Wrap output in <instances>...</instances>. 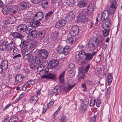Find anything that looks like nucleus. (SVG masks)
I'll list each match as a JSON object with an SVG mask.
<instances>
[{
  "mask_svg": "<svg viewBox=\"0 0 122 122\" xmlns=\"http://www.w3.org/2000/svg\"><path fill=\"white\" fill-rule=\"evenodd\" d=\"M54 12L53 11H51L49 12L46 14L45 16V20H47L50 18H52Z\"/></svg>",
  "mask_w": 122,
  "mask_h": 122,
  "instance_id": "b1692460",
  "label": "nucleus"
},
{
  "mask_svg": "<svg viewBox=\"0 0 122 122\" xmlns=\"http://www.w3.org/2000/svg\"><path fill=\"white\" fill-rule=\"evenodd\" d=\"M97 53L96 51L92 52V53H88L85 54V59L88 61H90L92 59L93 56Z\"/></svg>",
  "mask_w": 122,
  "mask_h": 122,
  "instance_id": "dca6fc26",
  "label": "nucleus"
},
{
  "mask_svg": "<svg viewBox=\"0 0 122 122\" xmlns=\"http://www.w3.org/2000/svg\"><path fill=\"white\" fill-rule=\"evenodd\" d=\"M76 59L77 61H80L81 64L85 63L86 62V61L85 60L84 58L81 59H78L76 58Z\"/></svg>",
  "mask_w": 122,
  "mask_h": 122,
  "instance_id": "603ef678",
  "label": "nucleus"
},
{
  "mask_svg": "<svg viewBox=\"0 0 122 122\" xmlns=\"http://www.w3.org/2000/svg\"><path fill=\"white\" fill-rule=\"evenodd\" d=\"M86 17L84 12L80 13L77 17V21L78 22H84L86 21Z\"/></svg>",
  "mask_w": 122,
  "mask_h": 122,
  "instance_id": "39448f33",
  "label": "nucleus"
},
{
  "mask_svg": "<svg viewBox=\"0 0 122 122\" xmlns=\"http://www.w3.org/2000/svg\"><path fill=\"white\" fill-rule=\"evenodd\" d=\"M66 23V22L65 20H60L56 22L55 25V27L57 28H60L64 26Z\"/></svg>",
  "mask_w": 122,
  "mask_h": 122,
  "instance_id": "2eb2a0df",
  "label": "nucleus"
},
{
  "mask_svg": "<svg viewBox=\"0 0 122 122\" xmlns=\"http://www.w3.org/2000/svg\"><path fill=\"white\" fill-rule=\"evenodd\" d=\"M56 75L53 74V72L49 73L47 75H42L41 78H46L47 79H50L54 80H56Z\"/></svg>",
  "mask_w": 122,
  "mask_h": 122,
  "instance_id": "9d476101",
  "label": "nucleus"
},
{
  "mask_svg": "<svg viewBox=\"0 0 122 122\" xmlns=\"http://www.w3.org/2000/svg\"><path fill=\"white\" fill-rule=\"evenodd\" d=\"M33 27L31 25L27 27L25 30V32L27 33H31L34 30L33 28Z\"/></svg>",
  "mask_w": 122,
  "mask_h": 122,
  "instance_id": "4c0bfd02",
  "label": "nucleus"
},
{
  "mask_svg": "<svg viewBox=\"0 0 122 122\" xmlns=\"http://www.w3.org/2000/svg\"><path fill=\"white\" fill-rule=\"evenodd\" d=\"M48 4V0H42L41 1V5L44 8H46Z\"/></svg>",
  "mask_w": 122,
  "mask_h": 122,
  "instance_id": "2f4dec72",
  "label": "nucleus"
},
{
  "mask_svg": "<svg viewBox=\"0 0 122 122\" xmlns=\"http://www.w3.org/2000/svg\"><path fill=\"white\" fill-rule=\"evenodd\" d=\"M35 57V60L36 63L39 64L42 62L43 59H46L49 53L48 52L44 49H41L38 51Z\"/></svg>",
  "mask_w": 122,
  "mask_h": 122,
  "instance_id": "f257e3e1",
  "label": "nucleus"
},
{
  "mask_svg": "<svg viewBox=\"0 0 122 122\" xmlns=\"http://www.w3.org/2000/svg\"><path fill=\"white\" fill-rule=\"evenodd\" d=\"M58 33L57 31H55L53 32L51 34V38L52 40L54 41H56L59 40L58 37Z\"/></svg>",
  "mask_w": 122,
  "mask_h": 122,
  "instance_id": "412c9836",
  "label": "nucleus"
},
{
  "mask_svg": "<svg viewBox=\"0 0 122 122\" xmlns=\"http://www.w3.org/2000/svg\"><path fill=\"white\" fill-rule=\"evenodd\" d=\"M49 71V69L48 68L46 67L44 70H43L41 71V73H42L43 74L42 75H45L46 74L48 73Z\"/></svg>",
  "mask_w": 122,
  "mask_h": 122,
  "instance_id": "a18cd8bd",
  "label": "nucleus"
},
{
  "mask_svg": "<svg viewBox=\"0 0 122 122\" xmlns=\"http://www.w3.org/2000/svg\"><path fill=\"white\" fill-rule=\"evenodd\" d=\"M42 62H41L40 64H37V63H36V64H37L36 66V69L37 70V71L38 72H39L40 73H41V71H43L44 67L43 66V65H41V64Z\"/></svg>",
  "mask_w": 122,
  "mask_h": 122,
  "instance_id": "7c9ffc66",
  "label": "nucleus"
},
{
  "mask_svg": "<svg viewBox=\"0 0 122 122\" xmlns=\"http://www.w3.org/2000/svg\"><path fill=\"white\" fill-rule=\"evenodd\" d=\"M96 117L97 116L96 115H94L93 117H91L90 119L91 122H95Z\"/></svg>",
  "mask_w": 122,
  "mask_h": 122,
  "instance_id": "4d7b16f0",
  "label": "nucleus"
},
{
  "mask_svg": "<svg viewBox=\"0 0 122 122\" xmlns=\"http://www.w3.org/2000/svg\"><path fill=\"white\" fill-rule=\"evenodd\" d=\"M29 43L26 40H21V42L20 45V46L22 49L25 46Z\"/></svg>",
  "mask_w": 122,
  "mask_h": 122,
  "instance_id": "58836bf2",
  "label": "nucleus"
},
{
  "mask_svg": "<svg viewBox=\"0 0 122 122\" xmlns=\"http://www.w3.org/2000/svg\"><path fill=\"white\" fill-rule=\"evenodd\" d=\"M86 54V53L84 51V50L82 49L79 52L78 55H82V54L85 55Z\"/></svg>",
  "mask_w": 122,
  "mask_h": 122,
  "instance_id": "774afa93",
  "label": "nucleus"
},
{
  "mask_svg": "<svg viewBox=\"0 0 122 122\" xmlns=\"http://www.w3.org/2000/svg\"><path fill=\"white\" fill-rule=\"evenodd\" d=\"M88 47L89 49L92 51H94L96 48V46L93 43H89Z\"/></svg>",
  "mask_w": 122,
  "mask_h": 122,
  "instance_id": "c9c22d12",
  "label": "nucleus"
},
{
  "mask_svg": "<svg viewBox=\"0 0 122 122\" xmlns=\"http://www.w3.org/2000/svg\"><path fill=\"white\" fill-rule=\"evenodd\" d=\"M1 66L4 69V70H6L8 67V63L7 60H3L0 64Z\"/></svg>",
  "mask_w": 122,
  "mask_h": 122,
  "instance_id": "4be33fe9",
  "label": "nucleus"
},
{
  "mask_svg": "<svg viewBox=\"0 0 122 122\" xmlns=\"http://www.w3.org/2000/svg\"><path fill=\"white\" fill-rule=\"evenodd\" d=\"M13 122H18V119L16 116H14L13 117L10 118Z\"/></svg>",
  "mask_w": 122,
  "mask_h": 122,
  "instance_id": "09e8293b",
  "label": "nucleus"
},
{
  "mask_svg": "<svg viewBox=\"0 0 122 122\" xmlns=\"http://www.w3.org/2000/svg\"><path fill=\"white\" fill-rule=\"evenodd\" d=\"M29 86V84L26 83L23 86L22 88V90L25 91L27 89V88L28 86Z\"/></svg>",
  "mask_w": 122,
  "mask_h": 122,
  "instance_id": "13d9d810",
  "label": "nucleus"
},
{
  "mask_svg": "<svg viewBox=\"0 0 122 122\" xmlns=\"http://www.w3.org/2000/svg\"><path fill=\"white\" fill-rule=\"evenodd\" d=\"M45 34V31H39L38 33V36L37 37V38L41 40L44 36Z\"/></svg>",
  "mask_w": 122,
  "mask_h": 122,
  "instance_id": "473e14b6",
  "label": "nucleus"
},
{
  "mask_svg": "<svg viewBox=\"0 0 122 122\" xmlns=\"http://www.w3.org/2000/svg\"><path fill=\"white\" fill-rule=\"evenodd\" d=\"M79 32V28L77 25L73 26L70 30V34L72 36H74L77 35Z\"/></svg>",
  "mask_w": 122,
  "mask_h": 122,
  "instance_id": "20e7f679",
  "label": "nucleus"
},
{
  "mask_svg": "<svg viewBox=\"0 0 122 122\" xmlns=\"http://www.w3.org/2000/svg\"><path fill=\"white\" fill-rule=\"evenodd\" d=\"M76 40V38L74 37H70L68 38L67 42H68V41L69 43L72 44Z\"/></svg>",
  "mask_w": 122,
  "mask_h": 122,
  "instance_id": "ea45409f",
  "label": "nucleus"
},
{
  "mask_svg": "<svg viewBox=\"0 0 122 122\" xmlns=\"http://www.w3.org/2000/svg\"><path fill=\"white\" fill-rule=\"evenodd\" d=\"M25 76L21 74L17 75L15 78V80L17 82H20L22 81L23 79L25 78Z\"/></svg>",
  "mask_w": 122,
  "mask_h": 122,
  "instance_id": "a211bd4d",
  "label": "nucleus"
},
{
  "mask_svg": "<svg viewBox=\"0 0 122 122\" xmlns=\"http://www.w3.org/2000/svg\"><path fill=\"white\" fill-rule=\"evenodd\" d=\"M67 120L66 117L65 115H62L61 116L59 119L60 122H66Z\"/></svg>",
  "mask_w": 122,
  "mask_h": 122,
  "instance_id": "c03bdc74",
  "label": "nucleus"
},
{
  "mask_svg": "<svg viewBox=\"0 0 122 122\" xmlns=\"http://www.w3.org/2000/svg\"><path fill=\"white\" fill-rule=\"evenodd\" d=\"M48 64V62L47 61H45L42 62V64L41 63V65H43V66L44 68L45 66L47 65Z\"/></svg>",
  "mask_w": 122,
  "mask_h": 122,
  "instance_id": "69168bd1",
  "label": "nucleus"
},
{
  "mask_svg": "<svg viewBox=\"0 0 122 122\" xmlns=\"http://www.w3.org/2000/svg\"><path fill=\"white\" fill-rule=\"evenodd\" d=\"M114 4L113 3H112L110 9L108 10H106L103 12L101 15L102 18H104V19H106L110 15H113L114 11Z\"/></svg>",
  "mask_w": 122,
  "mask_h": 122,
  "instance_id": "7ed1b4c3",
  "label": "nucleus"
},
{
  "mask_svg": "<svg viewBox=\"0 0 122 122\" xmlns=\"http://www.w3.org/2000/svg\"><path fill=\"white\" fill-rule=\"evenodd\" d=\"M110 29V28L108 29H104L102 31V33L104 36L105 37L107 36L109 34Z\"/></svg>",
  "mask_w": 122,
  "mask_h": 122,
  "instance_id": "e433bc0d",
  "label": "nucleus"
},
{
  "mask_svg": "<svg viewBox=\"0 0 122 122\" xmlns=\"http://www.w3.org/2000/svg\"><path fill=\"white\" fill-rule=\"evenodd\" d=\"M87 108V106L81 105L79 108V112L83 113L86 111Z\"/></svg>",
  "mask_w": 122,
  "mask_h": 122,
  "instance_id": "72a5a7b5",
  "label": "nucleus"
},
{
  "mask_svg": "<svg viewBox=\"0 0 122 122\" xmlns=\"http://www.w3.org/2000/svg\"><path fill=\"white\" fill-rule=\"evenodd\" d=\"M30 68L31 69H34V70L36 69L37 64L36 65L34 63L35 61V59L34 58L31 59L30 61Z\"/></svg>",
  "mask_w": 122,
  "mask_h": 122,
  "instance_id": "a878e982",
  "label": "nucleus"
},
{
  "mask_svg": "<svg viewBox=\"0 0 122 122\" xmlns=\"http://www.w3.org/2000/svg\"><path fill=\"white\" fill-rule=\"evenodd\" d=\"M8 41L2 40H0V50L3 51L6 49L9 51L15 48V42L14 41L8 44Z\"/></svg>",
  "mask_w": 122,
  "mask_h": 122,
  "instance_id": "f03ea898",
  "label": "nucleus"
},
{
  "mask_svg": "<svg viewBox=\"0 0 122 122\" xmlns=\"http://www.w3.org/2000/svg\"><path fill=\"white\" fill-rule=\"evenodd\" d=\"M16 18L14 16H11L8 20H5L3 22L5 24L7 25V24H12L16 21Z\"/></svg>",
  "mask_w": 122,
  "mask_h": 122,
  "instance_id": "9b49d317",
  "label": "nucleus"
},
{
  "mask_svg": "<svg viewBox=\"0 0 122 122\" xmlns=\"http://www.w3.org/2000/svg\"><path fill=\"white\" fill-rule=\"evenodd\" d=\"M44 16L43 13L42 12H37L35 14L34 18H35L36 20L40 21L42 20Z\"/></svg>",
  "mask_w": 122,
  "mask_h": 122,
  "instance_id": "ddd939ff",
  "label": "nucleus"
},
{
  "mask_svg": "<svg viewBox=\"0 0 122 122\" xmlns=\"http://www.w3.org/2000/svg\"><path fill=\"white\" fill-rule=\"evenodd\" d=\"M54 103L53 102V101H51L49 102L47 104V107L49 108L50 107L52 106L53 105Z\"/></svg>",
  "mask_w": 122,
  "mask_h": 122,
  "instance_id": "5fc2aeb1",
  "label": "nucleus"
},
{
  "mask_svg": "<svg viewBox=\"0 0 122 122\" xmlns=\"http://www.w3.org/2000/svg\"><path fill=\"white\" fill-rule=\"evenodd\" d=\"M70 50V48L69 46H65L64 48H63V54L65 55H67Z\"/></svg>",
  "mask_w": 122,
  "mask_h": 122,
  "instance_id": "c85d7f7f",
  "label": "nucleus"
},
{
  "mask_svg": "<svg viewBox=\"0 0 122 122\" xmlns=\"http://www.w3.org/2000/svg\"><path fill=\"white\" fill-rule=\"evenodd\" d=\"M69 73L70 74V75L71 76H74L75 75V72L72 70H70L69 71Z\"/></svg>",
  "mask_w": 122,
  "mask_h": 122,
  "instance_id": "338daca9",
  "label": "nucleus"
},
{
  "mask_svg": "<svg viewBox=\"0 0 122 122\" xmlns=\"http://www.w3.org/2000/svg\"><path fill=\"white\" fill-rule=\"evenodd\" d=\"M85 54L78 55L79 59H83L84 58Z\"/></svg>",
  "mask_w": 122,
  "mask_h": 122,
  "instance_id": "0e129e2a",
  "label": "nucleus"
},
{
  "mask_svg": "<svg viewBox=\"0 0 122 122\" xmlns=\"http://www.w3.org/2000/svg\"><path fill=\"white\" fill-rule=\"evenodd\" d=\"M104 40L103 38L101 36H99L96 38L94 42L95 45L99 46L101 45Z\"/></svg>",
  "mask_w": 122,
  "mask_h": 122,
  "instance_id": "f8f14e48",
  "label": "nucleus"
},
{
  "mask_svg": "<svg viewBox=\"0 0 122 122\" xmlns=\"http://www.w3.org/2000/svg\"><path fill=\"white\" fill-rule=\"evenodd\" d=\"M96 100H91L90 102V106L92 107H93L95 105Z\"/></svg>",
  "mask_w": 122,
  "mask_h": 122,
  "instance_id": "8fccbe9b",
  "label": "nucleus"
},
{
  "mask_svg": "<svg viewBox=\"0 0 122 122\" xmlns=\"http://www.w3.org/2000/svg\"><path fill=\"white\" fill-rule=\"evenodd\" d=\"M2 11L4 14L7 15L10 13V7H8L7 6L4 7Z\"/></svg>",
  "mask_w": 122,
  "mask_h": 122,
  "instance_id": "393cba45",
  "label": "nucleus"
},
{
  "mask_svg": "<svg viewBox=\"0 0 122 122\" xmlns=\"http://www.w3.org/2000/svg\"><path fill=\"white\" fill-rule=\"evenodd\" d=\"M22 55L23 56V59L25 60L30 59V55L28 53V52L25 51H21Z\"/></svg>",
  "mask_w": 122,
  "mask_h": 122,
  "instance_id": "5701e85b",
  "label": "nucleus"
},
{
  "mask_svg": "<svg viewBox=\"0 0 122 122\" xmlns=\"http://www.w3.org/2000/svg\"><path fill=\"white\" fill-rule=\"evenodd\" d=\"M112 80V76L111 75H109L108 76V83L109 84H110L111 83Z\"/></svg>",
  "mask_w": 122,
  "mask_h": 122,
  "instance_id": "de8ad7c7",
  "label": "nucleus"
},
{
  "mask_svg": "<svg viewBox=\"0 0 122 122\" xmlns=\"http://www.w3.org/2000/svg\"><path fill=\"white\" fill-rule=\"evenodd\" d=\"M67 1L69 5L74 4L75 2L74 0H67Z\"/></svg>",
  "mask_w": 122,
  "mask_h": 122,
  "instance_id": "6e6d98bb",
  "label": "nucleus"
},
{
  "mask_svg": "<svg viewBox=\"0 0 122 122\" xmlns=\"http://www.w3.org/2000/svg\"><path fill=\"white\" fill-rule=\"evenodd\" d=\"M101 100H97L96 102V105L97 107H99L101 105Z\"/></svg>",
  "mask_w": 122,
  "mask_h": 122,
  "instance_id": "3c124183",
  "label": "nucleus"
},
{
  "mask_svg": "<svg viewBox=\"0 0 122 122\" xmlns=\"http://www.w3.org/2000/svg\"><path fill=\"white\" fill-rule=\"evenodd\" d=\"M37 100H29V102L32 104H35L37 101Z\"/></svg>",
  "mask_w": 122,
  "mask_h": 122,
  "instance_id": "e2e57ef3",
  "label": "nucleus"
},
{
  "mask_svg": "<svg viewBox=\"0 0 122 122\" xmlns=\"http://www.w3.org/2000/svg\"><path fill=\"white\" fill-rule=\"evenodd\" d=\"M13 55H16L17 54V53L18 52V50L15 47V48L13 49Z\"/></svg>",
  "mask_w": 122,
  "mask_h": 122,
  "instance_id": "bf43d9fd",
  "label": "nucleus"
},
{
  "mask_svg": "<svg viewBox=\"0 0 122 122\" xmlns=\"http://www.w3.org/2000/svg\"><path fill=\"white\" fill-rule=\"evenodd\" d=\"M56 51L59 54H63V47L61 46H59L57 48Z\"/></svg>",
  "mask_w": 122,
  "mask_h": 122,
  "instance_id": "37998d69",
  "label": "nucleus"
},
{
  "mask_svg": "<svg viewBox=\"0 0 122 122\" xmlns=\"http://www.w3.org/2000/svg\"><path fill=\"white\" fill-rule=\"evenodd\" d=\"M30 7V4L29 3L26 2L22 1L20 4L19 9L23 10H26Z\"/></svg>",
  "mask_w": 122,
  "mask_h": 122,
  "instance_id": "423d86ee",
  "label": "nucleus"
},
{
  "mask_svg": "<svg viewBox=\"0 0 122 122\" xmlns=\"http://www.w3.org/2000/svg\"><path fill=\"white\" fill-rule=\"evenodd\" d=\"M41 0H31L32 2L35 4H37L40 2Z\"/></svg>",
  "mask_w": 122,
  "mask_h": 122,
  "instance_id": "680f3d73",
  "label": "nucleus"
},
{
  "mask_svg": "<svg viewBox=\"0 0 122 122\" xmlns=\"http://www.w3.org/2000/svg\"><path fill=\"white\" fill-rule=\"evenodd\" d=\"M89 103V101L88 100H83L82 102L81 105L86 106H87Z\"/></svg>",
  "mask_w": 122,
  "mask_h": 122,
  "instance_id": "49530a36",
  "label": "nucleus"
},
{
  "mask_svg": "<svg viewBox=\"0 0 122 122\" xmlns=\"http://www.w3.org/2000/svg\"><path fill=\"white\" fill-rule=\"evenodd\" d=\"M12 35L14 38H19L21 40L24 37L23 35L18 32H13L12 34Z\"/></svg>",
  "mask_w": 122,
  "mask_h": 122,
  "instance_id": "6ab92c4d",
  "label": "nucleus"
},
{
  "mask_svg": "<svg viewBox=\"0 0 122 122\" xmlns=\"http://www.w3.org/2000/svg\"><path fill=\"white\" fill-rule=\"evenodd\" d=\"M74 16L75 15L74 13L71 11L69 13L67 16L71 20L73 19L74 17Z\"/></svg>",
  "mask_w": 122,
  "mask_h": 122,
  "instance_id": "79ce46f5",
  "label": "nucleus"
},
{
  "mask_svg": "<svg viewBox=\"0 0 122 122\" xmlns=\"http://www.w3.org/2000/svg\"><path fill=\"white\" fill-rule=\"evenodd\" d=\"M27 27V25L24 24H21L18 25L17 27L18 31L20 32H23L25 31L26 28Z\"/></svg>",
  "mask_w": 122,
  "mask_h": 122,
  "instance_id": "f3484780",
  "label": "nucleus"
},
{
  "mask_svg": "<svg viewBox=\"0 0 122 122\" xmlns=\"http://www.w3.org/2000/svg\"><path fill=\"white\" fill-rule=\"evenodd\" d=\"M41 24L40 21L35 19V18H33V21L31 24L30 25L33 27H37L39 26Z\"/></svg>",
  "mask_w": 122,
  "mask_h": 122,
  "instance_id": "aec40b11",
  "label": "nucleus"
},
{
  "mask_svg": "<svg viewBox=\"0 0 122 122\" xmlns=\"http://www.w3.org/2000/svg\"><path fill=\"white\" fill-rule=\"evenodd\" d=\"M37 33L36 30H33L30 34V38L32 40H33L37 36Z\"/></svg>",
  "mask_w": 122,
  "mask_h": 122,
  "instance_id": "cd10ccee",
  "label": "nucleus"
},
{
  "mask_svg": "<svg viewBox=\"0 0 122 122\" xmlns=\"http://www.w3.org/2000/svg\"><path fill=\"white\" fill-rule=\"evenodd\" d=\"M59 61L57 60L53 59L50 61L48 64V66L49 68H54L58 65Z\"/></svg>",
  "mask_w": 122,
  "mask_h": 122,
  "instance_id": "1a4fd4ad",
  "label": "nucleus"
},
{
  "mask_svg": "<svg viewBox=\"0 0 122 122\" xmlns=\"http://www.w3.org/2000/svg\"><path fill=\"white\" fill-rule=\"evenodd\" d=\"M59 89V86H56V87L53 88L52 92L53 93H54L56 92Z\"/></svg>",
  "mask_w": 122,
  "mask_h": 122,
  "instance_id": "052dcab7",
  "label": "nucleus"
},
{
  "mask_svg": "<svg viewBox=\"0 0 122 122\" xmlns=\"http://www.w3.org/2000/svg\"><path fill=\"white\" fill-rule=\"evenodd\" d=\"M67 84L68 85L67 87H64V90L66 92L69 91L75 85L71 80L69 81Z\"/></svg>",
  "mask_w": 122,
  "mask_h": 122,
  "instance_id": "6e6552de",
  "label": "nucleus"
},
{
  "mask_svg": "<svg viewBox=\"0 0 122 122\" xmlns=\"http://www.w3.org/2000/svg\"><path fill=\"white\" fill-rule=\"evenodd\" d=\"M65 74V71H63L61 73L59 76L60 81L61 82H63L64 80L63 78Z\"/></svg>",
  "mask_w": 122,
  "mask_h": 122,
  "instance_id": "a19ab883",
  "label": "nucleus"
},
{
  "mask_svg": "<svg viewBox=\"0 0 122 122\" xmlns=\"http://www.w3.org/2000/svg\"><path fill=\"white\" fill-rule=\"evenodd\" d=\"M18 8L17 6L11 7H10V14L13 15L15 14L18 11Z\"/></svg>",
  "mask_w": 122,
  "mask_h": 122,
  "instance_id": "f704fd0d",
  "label": "nucleus"
},
{
  "mask_svg": "<svg viewBox=\"0 0 122 122\" xmlns=\"http://www.w3.org/2000/svg\"><path fill=\"white\" fill-rule=\"evenodd\" d=\"M94 8V4H90L87 8V10L89 14H91L93 12Z\"/></svg>",
  "mask_w": 122,
  "mask_h": 122,
  "instance_id": "c756f323",
  "label": "nucleus"
},
{
  "mask_svg": "<svg viewBox=\"0 0 122 122\" xmlns=\"http://www.w3.org/2000/svg\"><path fill=\"white\" fill-rule=\"evenodd\" d=\"M33 18L32 19L28 18L25 19L26 22L30 23V25L32 21H33Z\"/></svg>",
  "mask_w": 122,
  "mask_h": 122,
  "instance_id": "864d4df0",
  "label": "nucleus"
},
{
  "mask_svg": "<svg viewBox=\"0 0 122 122\" xmlns=\"http://www.w3.org/2000/svg\"><path fill=\"white\" fill-rule=\"evenodd\" d=\"M87 5V2L84 0L79 2L77 5L79 7L82 8L86 7Z\"/></svg>",
  "mask_w": 122,
  "mask_h": 122,
  "instance_id": "bb28decb",
  "label": "nucleus"
},
{
  "mask_svg": "<svg viewBox=\"0 0 122 122\" xmlns=\"http://www.w3.org/2000/svg\"><path fill=\"white\" fill-rule=\"evenodd\" d=\"M102 26L104 29H107L110 26V23L108 19H106L102 22Z\"/></svg>",
  "mask_w": 122,
  "mask_h": 122,
  "instance_id": "4468645a",
  "label": "nucleus"
},
{
  "mask_svg": "<svg viewBox=\"0 0 122 122\" xmlns=\"http://www.w3.org/2000/svg\"><path fill=\"white\" fill-rule=\"evenodd\" d=\"M37 43H36L34 44V43H31L29 42L27 45L22 49L21 51H27L29 50H31L32 48L34 47V46H36L37 45Z\"/></svg>",
  "mask_w": 122,
  "mask_h": 122,
  "instance_id": "0eeeda50",
  "label": "nucleus"
}]
</instances>
